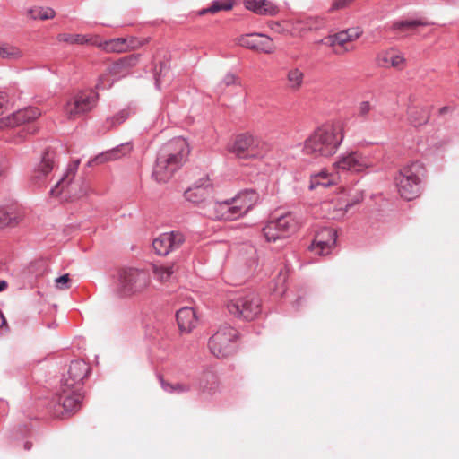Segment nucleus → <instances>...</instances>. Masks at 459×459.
<instances>
[{"mask_svg": "<svg viewBox=\"0 0 459 459\" xmlns=\"http://www.w3.org/2000/svg\"><path fill=\"white\" fill-rule=\"evenodd\" d=\"M91 373L90 365L83 359L71 361L60 387L54 395L49 408L54 417L63 418L78 411L83 399V381Z\"/></svg>", "mask_w": 459, "mask_h": 459, "instance_id": "1", "label": "nucleus"}, {"mask_svg": "<svg viewBox=\"0 0 459 459\" xmlns=\"http://www.w3.org/2000/svg\"><path fill=\"white\" fill-rule=\"evenodd\" d=\"M190 150L183 138H174L159 150L152 176L156 181L167 182L187 160Z\"/></svg>", "mask_w": 459, "mask_h": 459, "instance_id": "2", "label": "nucleus"}, {"mask_svg": "<svg viewBox=\"0 0 459 459\" xmlns=\"http://www.w3.org/2000/svg\"><path fill=\"white\" fill-rule=\"evenodd\" d=\"M343 140L342 126L329 123L317 127L304 143V152L315 157L333 155Z\"/></svg>", "mask_w": 459, "mask_h": 459, "instance_id": "3", "label": "nucleus"}, {"mask_svg": "<svg viewBox=\"0 0 459 459\" xmlns=\"http://www.w3.org/2000/svg\"><path fill=\"white\" fill-rule=\"evenodd\" d=\"M258 200L259 194L255 190L246 189L234 198L222 202H209L208 205L214 212H210L207 216L215 220L233 221L247 213Z\"/></svg>", "mask_w": 459, "mask_h": 459, "instance_id": "4", "label": "nucleus"}, {"mask_svg": "<svg viewBox=\"0 0 459 459\" xmlns=\"http://www.w3.org/2000/svg\"><path fill=\"white\" fill-rule=\"evenodd\" d=\"M228 151L240 160H264L271 156L273 147L268 142L249 133L240 134L228 145Z\"/></svg>", "mask_w": 459, "mask_h": 459, "instance_id": "5", "label": "nucleus"}, {"mask_svg": "<svg viewBox=\"0 0 459 459\" xmlns=\"http://www.w3.org/2000/svg\"><path fill=\"white\" fill-rule=\"evenodd\" d=\"M425 176V167L420 161L402 168L394 178L400 195L406 200L417 198L421 194Z\"/></svg>", "mask_w": 459, "mask_h": 459, "instance_id": "6", "label": "nucleus"}, {"mask_svg": "<svg viewBox=\"0 0 459 459\" xmlns=\"http://www.w3.org/2000/svg\"><path fill=\"white\" fill-rule=\"evenodd\" d=\"M150 283L151 278L146 271L126 268L118 273L116 290L121 297H130L143 292Z\"/></svg>", "mask_w": 459, "mask_h": 459, "instance_id": "7", "label": "nucleus"}, {"mask_svg": "<svg viewBox=\"0 0 459 459\" xmlns=\"http://www.w3.org/2000/svg\"><path fill=\"white\" fill-rule=\"evenodd\" d=\"M227 307L233 316L251 321L261 313L262 303L261 299L255 292L246 291L230 299Z\"/></svg>", "mask_w": 459, "mask_h": 459, "instance_id": "8", "label": "nucleus"}, {"mask_svg": "<svg viewBox=\"0 0 459 459\" xmlns=\"http://www.w3.org/2000/svg\"><path fill=\"white\" fill-rule=\"evenodd\" d=\"M239 333L237 329L223 325L209 339L208 347L216 358H227L236 351Z\"/></svg>", "mask_w": 459, "mask_h": 459, "instance_id": "9", "label": "nucleus"}, {"mask_svg": "<svg viewBox=\"0 0 459 459\" xmlns=\"http://www.w3.org/2000/svg\"><path fill=\"white\" fill-rule=\"evenodd\" d=\"M299 227L297 217L287 212L275 220L270 221L264 228L263 233L268 242H275L295 233Z\"/></svg>", "mask_w": 459, "mask_h": 459, "instance_id": "10", "label": "nucleus"}, {"mask_svg": "<svg viewBox=\"0 0 459 459\" xmlns=\"http://www.w3.org/2000/svg\"><path fill=\"white\" fill-rule=\"evenodd\" d=\"M99 95L95 91H82L67 101L65 111L70 120H74L91 111L96 105Z\"/></svg>", "mask_w": 459, "mask_h": 459, "instance_id": "11", "label": "nucleus"}, {"mask_svg": "<svg viewBox=\"0 0 459 459\" xmlns=\"http://www.w3.org/2000/svg\"><path fill=\"white\" fill-rule=\"evenodd\" d=\"M362 34L359 28L348 29L333 35H329L321 40V42L333 48L335 55L342 56L345 53L353 50V47L349 45L350 42L359 39Z\"/></svg>", "mask_w": 459, "mask_h": 459, "instance_id": "12", "label": "nucleus"}, {"mask_svg": "<svg viewBox=\"0 0 459 459\" xmlns=\"http://www.w3.org/2000/svg\"><path fill=\"white\" fill-rule=\"evenodd\" d=\"M334 166L338 171L362 172L374 167V161L359 152H350L342 154Z\"/></svg>", "mask_w": 459, "mask_h": 459, "instance_id": "13", "label": "nucleus"}, {"mask_svg": "<svg viewBox=\"0 0 459 459\" xmlns=\"http://www.w3.org/2000/svg\"><path fill=\"white\" fill-rule=\"evenodd\" d=\"M185 241L184 235L179 231H171L160 234L152 241L155 252L160 255H167L178 249Z\"/></svg>", "mask_w": 459, "mask_h": 459, "instance_id": "14", "label": "nucleus"}, {"mask_svg": "<svg viewBox=\"0 0 459 459\" xmlns=\"http://www.w3.org/2000/svg\"><path fill=\"white\" fill-rule=\"evenodd\" d=\"M336 241V231L332 228H324L316 232L309 249L319 255H326L331 253Z\"/></svg>", "mask_w": 459, "mask_h": 459, "instance_id": "15", "label": "nucleus"}, {"mask_svg": "<svg viewBox=\"0 0 459 459\" xmlns=\"http://www.w3.org/2000/svg\"><path fill=\"white\" fill-rule=\"evenodd\" d=\"M238 43L241 47L266 54L273 53L275 50L272 39L260 33L242 35L238 38Z\"/></svg>", "mask_w": 459, "mask_h": 459, "instance_id": "16", "label": "nucleus"}, {"mask_svg": "<svg viewBox=\"0 0 459 459\" xmlns=\"http://www.w3.org/2000/svg\"><path fill=\"white\" fill-rule=\"evenodd\" d=\"M55 158V151L47 148L42 154L39 164L37 165L30 175L31 184L40 186L45 182V178L54 169Z\"/></svg>", "mask_w": 459, "mask_h": 459, "instance_id": "17", "label": "nucleus"}, {"mask_svg": "<svg viewBox=\"0 0 459 459\" xmlns=\"http://www.w3.org/2000/svg\"><path fill=\"white\" fill-rule=\"evenodd\" d=\"M212 193V184L208 177L201 178L188 187L185 193V198L194 204H199L206 201Z\"/></svg>", "mask_w": 459, "mask_h": 459, "instance_id": "18", "label": "nucleus"}, {"mask_svg": "<svg viewBox=\"0 0 459 459\" xmlns=\"http://www.w3.org/2000/svg\"><path fill=\"white\" fill-rule=\"evenodd\" d=\"M40 116V111L38 108L28 107L23 109H19L16 112L7 116L5 118L0 120L1 126L15 127L24 123H30Z\"/></svg>", "mask_w": 459, "mask_h": 459, "instance_id": "19", "label": "nucleus"}, {"mask_svg": "<svg viewBox=\"0 0 459 459\" xmlns=\"http://www.w3.org/2000/svg\"><path fill=\"white\" fill-rule=\"evenodd\" d=\"M176 318L180 331L184 333H190L197 325L195 311L189 307L180 308Z\"/></svg>", "mask_w": 459, "mask_h": 459, "instance_id": "20", "label": "nucleus"}, {"mask_svg": "<svg viewBox=\"0 0 459 459\" xmlns=\"http://www.w3.org/2000/svg\"><path fill=\"white\" fill-rule=\"evenodd\" d=\"M139 56L130 55L124 56L109 66V73L117 78L125 77L130 74V69L138 62Z\"/></svg>", "mask_w": 459, "mask_h": 459, "instance_id": "21", "label": "nucleus"}, {"mask_svg": "<svg viewBox=\"0 0 459 459\" xmlns=\"http://www.w3.org/2000/svg\"><path fill=\"white\" fill-rule=\"evenodd\" d=\"M245 7L259 15L274 16L278 13V7L269 0H245Z\"/></svg>", "mask_w": 459, "mask_h": 459, "instance_id": "22", "label": "nucleus"}, {"mask_svg": "<svg viewBox=\"0 0 459 459\" xmlns=\"http://www.w3.org/2000/svg\"><path fill=\"white\" fill-rule=\"evenodd\" d=\"M408 122L414 127L426 125L430 117V109L428 107L410 106L407 108Z\"/></svg>", "mask_w": 459, "mask_h": 459, "instance_id": "23", "label": "nucleus"}, {"mask_svg": "<svg viewBox=\"0 0 459 459\" xmlns=\"http://www.w3.org/2000/svg\"><path fill=\"white\" fill-rule=\"evenodd\" d=\"M131 147L128 143L121 144L113 148L109 151L104 152L99 155H97L94 159L88 162L89 166H91L92 163L101 164L108 160H114L121 158L126 155V152H130Z\"/></svg>", "mask_w": 459, "mask_h": 459, "instance_id": "24", "label": "nucleus"}, {"mask_svg": "<svg viewBox=\"0 0 459 459\" xmlns=\"http://www.w3.org/2000/svg\"><path fill=\"white\" fill-rule=\"evenodd\" d=\"M433 24L426 19L401 20L392 23L390 30L393 31L405 32L414 30L419 26H429Z\"/></svg>", "mask_w": 459, "mask_h": 459, "instance_id": "25", "label": "nucleus"}, {"mask_svg": "<svg viewBox=\"0 0 459 459\" xmlns=\"http://www.w3.org/2000/svg\"><path fill=\"white\" fill-rule=\"evenodd\" d=\"M335 184V177L322 169L310 177L309 189L314 190L319 186L328 187Z\"/></svg>", "mask_w": 459, "mask_h": 459, "instance_id": "26", "label": "nucleus"}, {"mask_svg": "<svg viewBox=\"0 0 459 459\" xmlns=\"http://www.w3.org/2000/svg\"><path fill=\"white\" fill-rule=\"evenodd\" d=\"M218 378L212 372H205L203 374L199 381L200 392L203 394H212L218 390Z\"/></svg>", "mask_w": 459, "mask_h": 459, "instance_id": "27", "label": "nucleus"}, {"mask_svg": "<svg viewBox=\"0 0 459 459\" xmlns=\"http://www.w3.org/2000/svg\"><path fill=\"white\" fill-rule=\"evenodd\" d=\"M97 45L102 47L107 52L121 53L127 51L129 48V43L127 39L124 38L112 39L105 41L103 44L97 42Z\"/></svg>", "mask_w": 459, "mask_h": 459, "instance_id": "28", "label": "nucleus"}, {"mask_svg": "<svg viewBox=\"0 0 459 459\" xmlns=\"http://www.w3.org/2000/svg\"><path fill=\"white\" fill-rule=\"evenodd\" d=\"M57 40L60 42H66L68 44L83 45L90 43L91 45H97V39L88 38L86 35L82 34L61 33L57 35Z\"/></svg>", "mask_w": 459, "mask_h": 459, "instance_id": "29", "label": "nucleus"}, {"mask_svg": "<svg viewBox=\"0 0 459 459\" xmlns=\"http://www.w3.org/2000/svg\"><path fill=\"white\" fill-rule=\"evenodd\" d=\"M158 377L162 389L167 393L181 394L188 393L191 390V385L189 384L180 382L172 384L167 382L160 375Z\"/></svg>", "mask_w": 459, "mask_h": 459, "instance_id": "30", "label": "nucleus"}, {"mask_svg": "<svg viewBox=\"0 0 459 459\" xmlns=\"http://www.w3.org/2000/svg\"><path fill=\"white\" fill-rule=\"evenodd\" d=\"M379 61L383 66H392L394 68L402 69L405 59L401 55H396L391 51H386L381 56H379Z\"/></svg>", "mask_w": 459, "mask_h": 459, "instance_id": "31", "label": "nucleus"}, {"mask_svg": "<svg viewBox=\"0 0 459 459\" xmlns=\"http://www.w3.org/2000/svg\"><path fill=\"white\" fill-rule=\"evenodd\" d=\"M233 4L234 0H214L209 7L200 10L198 14L204 15L206 13H216L220 11H230Z\"/></svg>", "mask_w": 459, "mask_h": 459, "instance_id": "32", "label": "nucleus"}, {"mask_svg": "<svg viewBox=\"0 0 459 459\" xmlns=\"http://www.w3.org/2000/svg\"><path fill=\"white\" fill-rule=\"evenodd\" d=\"M297 24L301 25L302 30H318L325 25V21L319 16H302L296 21Z\"/></svg>", "mask_w": 459, "mask_h": 459, "instance_id": "33", "label": "nucleus"}, {"mask_svg": "<svg viewBox=\"0 0 459 459\" xmlns=\"http://www.w3.org/2000/svg\"><path fill=\"white\" fill-rule=\"evenodd\" d=\"M22 56V50L8 43H0V57L9 61H15Z\"/></svg>", "mask_w": 459, "mask_h": 459, "instance_id": "34", "label": "nucleus"}, {"mask_svg": "<svg viewBox=\"0 0 459 459\" xmlns=\"http://www.w3.org/2000/svg\"><path fill=\"white\" fill-rule=\"evenodd\" d=\"M152 272L154 278L160 282H167L174 273L173 265L153 264Z\"/></svg>", "mask_w": 459, "mask_h": 459, "instance_id": "35", "label": "nucleus"}, {"mask_svg": "<svg viewBox=\"0 0 459 459\" xmlns=\"http://www.w3.org/2000/svg\"><path fill=\"white\" fill-rule=\"evenodd\" d=\"M304 80V74L298 68L290 69L287 74L288 87L292 91L299 90Z\"/></svg>", "mask_w": 459, "mask_h": 459, "instance_id": "36", "label": "nucleus"}, {"mask_svg": "<svg viewBox=\"0 0 459 459\" xmlns=\"http://www.w3.org/2000/svg\"><path fill=\"white\" fill-rule=\"evenodd\" d=\"M22 219V217L19 213L8 212L5 210L0 209V228L14 227Z\"/></svg>", "mask_w": 459, "mask_h": 459, "instance_id": "37", "label": "nucleus"}, {"mask_svg": "<svg viewBox=\"0 0 459 459\" xmlns=\"http://www.w3.org/2000/svg\"><path fill=\"white\" fill-rule=\"evenodd\" d=\"M29 14L33 19L48 20L55 17L56 13L50 7H34L29 10Z\"/></svg>", "mask_w": 459, "mask_h": 459, "instance_id": "38", "label": "nucleus"}, {"mask_svg": "<svg viewBox=\"0 0 459 459\" xmlns=\"http://www.w3.org/2000/svg\"><path fill=\"white\" fill-rule=\"evenodd\" d=\"M77 166H78V162L75 164V166H74V168H70V169H69L68 173L66 174V176H65V178H61V179H60V180L56 184L55 187H54V188H52V189L50 190V195H56V194L57 195V194H58V193H57V189H58V187H59V186H61V187H62V189H63V188H64V186H65V185L66 183H70L71 179H68V178L70 177V175H71L72 177H74V174H75V170H76V169H77Z\"/></svg>", "mask_w": 459, "mask_h": 459, "instance_id": "39", "label": "nucleus"}, {"mask_svg": "<svg viewBox=\"0 0 459 459\" xmlns=\"http://www.w3.org/2000/svg\"><path fill=\"white\" fill-rule=\"evenodd\" d=\"M69 281V274L65 273L55 280L56 287L59 290H68L70 288Z\"/></svg>", "mask_w": 459, "mask_h": 459, "instance_id": "40", "label": "nucleus"}, {"mask_svg": "<svg viewBox=\"0 0 459 459\" xmlns=\"http://www.w3.org/2000/svg\"><path fill=\"white\" fill-rule=\"evenodd\" d=\"M372 109V106L369 101H362L359 107V116L366 117Z\"/></svg>", "mask_w": 459, "mask_h": 459, "instance_id": "41", "label": "nucleus"}, {"mask_svg": "<svg viewBox=\"0 0 459 459\" xmlns=\"http://www.w3.org/2000/svg\"><path fill=\"white\" fill-rule=\"evenodd\" d=\"M127 117H128V112L123 110V111L119 112L118 114H117L116 116H114V117L112 118L113 124H115V123L121 124L127 118Z\"/></svg>", "mask_w": 459, "mask_h": 459, "instance_id": "42", "label": "nucleus"}, {"mask_svg": "<svg viewBox=\"0 0 459 459\" xmlns=\"http://www.w3.org/2000/svg\"><path fill=\"white\" fill-rule=\"evenodd\" d=\"M268 26L272 30L275 32L281 33L284 31L281 23L279 22L271 21L268 22Z\"/></svg>", "mask_w": 459, "mask_h": 459, "instance_id": "43", "label": "nucleus"}, {"mask_svg": "<svg viewBox=\"0 0 459 459\" xmlns=\"http://www.w3.org/2000/svg\"><path fill=\"white\" fill-rule=\"evenodd\" d=\"M236 82V76L233 74H227L222 80V83L226 86L234 84Z\"/></svg>", "mask_w": 459, "mask_h": 459, "instance_id": "44", "label": "nucleus"}, {"mask_svg": "<svg viewBox=\"0 0 459 459\" xmlns=\"http://www.w3.org/2000/svg\"><path fill=\"white\" fill-rule=\"evenodd\" d=\"M8 102L7 95L0 91V115L4 113V108Z\"/></svg>", "mask_w": 459, "mask_h": 459, "instance_id": "45", "label": "nucleus"}, {"mask_svg": "<svg viewBox=\"0 0 459 459\" xmlns=\"http://www.w3.org/2000/svg\"><path fill=\"white\" fill-rule=\"evenodd\" d=\"M161 82V75H160V73L158 74V73H155V84L157 87H160V84Z\"/></svg>", "mask_w": 459, "mask_h": 459, "instance_id": "46", "label": "nucleus"}, {"mask_svg": "<svg viewBox=\"0 0 459 459\" xmlns=\"http://www.w3.org/2000/svg\"><path fill=\"white\" fill-rule=\"evenodd\" d=\"M7 288V282L5 281H0V291L4 290Z\"/></svg>", "mask_w": 459, "mask_h": 459, "instance_id": "47", "label": "nucleus"}, {"mask_svg": "<svg viewBox=\"0 0 459 459\" xmlns=\"http://www.w3.org/2000/svg\"><path fill=\"white\" fill-rule=\"evenodd\" d=\"M27 130H28V132H29L30 134H34V133L36 132V128H35V126H27Z\"/></svg>", "mask_w": 459, "mask_h": 459, "instance_id": "48", "label": "nucleus"}, {"mask_svg": "<svg viewBox=\"0 0 459 459\" xmlns=\"http://www.w3.org/2000/svg\"><path fill=\"white\" fill-rule=\"evenodd\" d=\"M448 109H449V108H448V107H442V108L439 109V114H440V115H443V114H445L446 112H447V111H448Z\"/></svg>", "mask_w": 459, "mask_h": 459, "instance_id": "49", "label": "nucleus"}, {"mask_svg": "<svg viewBox=\"0 0 459 459\" xmlns=\"http://www.w3.org/2000/svg\"><path fill=\"white\" fill-rule=\"evenodd\" d=\"M31 446H32V443L31 442L27 441V442L24 443V448L26 450H30L31 448Z\"/></svg>", "mask_w": 459, "mask_h": 459, "instance_id": "50", "label": "nucleus"}, {"mask_svg": "<svg viewBox=\"0 0 459 459\" xmlns=\"http://www.w3.org/2000/svg\"><path fill=\"white\" fill-rule=\"evenodd\" d=\"M96 88L99 89V90L103 89V87L100 85V82L97 83Z\"/></svg>", "mask_w": 459, "mask_h": 459, "instance_id": "51", "label": "nucleus"}, {"mask_svg": "<svg viewBox=\"0 0 459 459\" xmlns=\"http://www.w3.org/2000/svg\"><path fill=\"white\" fill-rule=\"evenodd\" d=\"M162 66H166V64H160V71L162 70Z\"/></svg>", "mask_w": 459, "mask_h": 459, "instance_id": "52", "label": "nucleus"}, {"mask_svg": "<svg viewBox=\"0 0 459 459\" xmlns=\"http://www.w3.org/2000/svg\"><path fill=\"white\" fill-rule=\"evenodd\" d=\"M162 66H166V64H160V71L162 70Z\"/></svg>", "mask_w": 459, "mask_h": 459, "instance_id": "53", "label": "nucleus"}, {"mask_svg": "<svg viewBox=\"0 0 459 459\" xmlns=\"http://www.w3.org/2000/svg\"><path fill=\"white\" fill-rule=\"evenodd\" d=\"M2 171H3V169H0V174L2 173Z\"/></svg>", "mask_w": 459, "mask_h": 459, "instance_id": "54", "label": "nucleus"}]
</instances>
